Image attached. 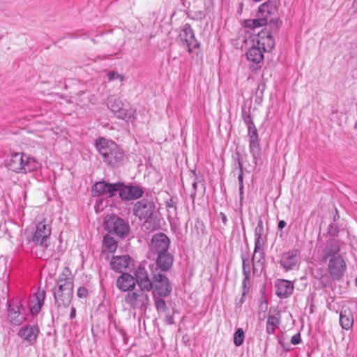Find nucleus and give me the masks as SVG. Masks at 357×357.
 Returning a JSON list of instances; mask_svg holds the SVG:
<instances>
[{"label": "nucleus", "mask_w": 357, "mask_h": 357, "mask_svg": "<svg viewBox=\"0 0 357 357\" xmlns=\"http://www.w3.org/2000/svg\"><path fill=\"white\" fill-rule=\"evenodd\" d=\"M342 243L337 240H331L324 250L323 261H328V272L334 280H340L347 270L344 256L340 253Z\"/></svg>", "instance_id": "1"}, {"label": "nucleus", "mask_w": 357, "mask_h": 357, "mask_svg": "<svg viewBox=\"0 0 357 357\" xmlns=\"http://www.w3.org/2000/svg\"><path fill=\"white\" fill-rule=\"evenodd\" d=\"M69 270L66 268L60 275L57 287L54 292V296L58 307L68 306L73 298V282L72 278L67 274Z\"/></svg>", "instance_id": "2"}, {"label": "nucleus", "mask_w": 357, "mask_h": 357, "mask_svg": "<svg viewBox=\"0 0 357 357\" xmlns=\"http://www.w3.org/2000/svg\"><path fill=\"white\" fill-rule=\"evenodd\" d=\"M98 152L102 155L104 161L111 166H117L123 160V153L119 149L116 144L105 138H99L96 142Z\"/></svg>", "instance_id": "3"}, {"label": "nucleus", "mask_w": 357, "mask_h": 357, "mask_svg": "<svg viewBox=\"0 0 357 357\" xmlns=\"http://www.w3.org/2000/svg\"><path fill=\"white\" fill-rule=\"evenodd\" d=\"M7 166L15 173L26 174L37 170L40 164L34 158L24 153H15L12 154Z\"/></svg>", "instance_id": "4"}, {"label": "nucleus", "mask_w": 357, "mask_h": 357, "mask_svg": "<svg viewBox=\"0 0 357 357\" xmlns=\"http://www.w3.org/2000/svg\"><path fill=\"white\" fill-rule=\"evenodd\" d=\"M150 288L137 286L125 295L124 302L132 310L145 311L150 303Z\"/></svg>", "instance_id": "5"}, {"label": "nucleus", "mask_w": 357, "mask_h": 357, "mask_svg": "<svg viewBox=\"0 0 357 357\" xmlns=\"http://www.w3.org/2000/svg\"><path fill=\"white\" fill-rule=\"evenodd\" d=\"M153 296H168L172 290V284L167 277L160 272L154 273L151 281Z\"/></svg>", "instance_id": "6"}, {"label": "nucleus", "mask_w": 357, "mask_h": 357, "mask_svg": "<svg viewBox=\"0 0 357 357\" xmlns=\"http://www.w3.org/2000/svg\"><path fill=\"white\" fill-rule=\"evenodd\" d=\"M32 241L45 248L47 247V240L51 234V227L45 219L38 220L33 227Z\"/></svg>", "instance_id": "7"}, {"label": "nucleus", "mask_w": 357, "mask_h": 357, "mask_svg": "<svg viewBox=\"0 0 357 357\" xmlns=\"http://www.w3.org/2000/svg\"><path fill=\"white\" fill-rule=\"evenodd\" d=\"M301 262V252L293 248L282 254L280 264L285 271L294 270L298 267Z\"/></svg>", "instance_id": "8"}, {"label": "nucleus", "mask_w": 357, "mask_h": 357, "mask_svg": "<svg viewBox=\"0 0 357 357\" xmlns=\"http://www.w3.org/2000/svg\"><path fill=\"white\" fill-rule=\"evenodd\" d=\"M170 241L168 236L163 233H158L153 236L149 250L151 255H158L168 251Z\"/></svg>", "instance_id": "9"}, {"label": "nucleus", "mask_w": 357, "mask_h": 357, "mask_svg": "<svg viewBox=\"0 0 357 357\" xmlns=\"http://www.w3.org/2000/svg\"><path fill=\"white\" fill-rule=\"evenodd\" d=\"M180 41L188 48L189 53L194 49L199 47V43L195 37L194 32L190 24H185L181 29L178 35Z\"/></svg>", "instance_id": "10"}, {"label": "nucleus", "mask_w": 357, "mask_h": 357, "mask_svg": "<svg viewBox=\"0 0 357 357\" xmlns=\"http://www.w3.org/2000/svg\"><path fill=\"white\" fill-rule=\"evenodd\" d=\"M154 209V203L145 199L137 202L133 208L134 214L141 220L150 218Z\"/></svg>", "instance_id": "11"}, {"label": "nucleus", "mask_w": 357, "mask_h": 357, "mask_svg": "<svg viewBox=\"0 0 357 357\" xmlns=\"http://www.w3.org/2000/svg\"><path fill=\"white\" fill-rule=\"evenodd\" d=\"M252 43L266 52H271L275 46L274 38L271 33L266 30H262L255 36L253 38Z\"/></svg>", "instance_id": "12"}, {"label": "nucleus", "mask_w": 357, "mask_h": 357, "mask_svg": "<svg viewBox=\"0 0 357 357\" xmlns=\"http://www.w3.org/2000/svg\"><path fill=\"white\" fill-rule=\"evenodd\" d=\"M120 183H109L105 181L96 182L92 188L93 196L107 195L114 196L119 188Z\"/></svg>", "instance_id": "13"}, {"label": "nucleus", "mask_w": 357, "mask_h": 357, "mask_svg": "<svg viewBox=\"0 0 357 357\" xmlns=\"http://www.w3.org/2000/svg\"><path fill=\"white\" fill-rule=\"evenodd\" d=\"M119 195L122 199L132 200L141 197L144 193L143 190L137 185H124L120 183L118 189Z\"/></svg>", "instance_id": "14"}, {"label": "nucleus", "mask_w": 357, "mask_h": 357, "mask_svg": "<svg viewBox=\"0 0 357 357\" xmlns=\"http://www.w3.org/2000/svg\"><path fill=\"white\" fill-rule=\"evenodd\" d=\"M45 298V291L38 289L31 295L29 300V307L32 315H36L40 311Z\"/></svg>", "instance_id": "15"}, {"label": "nucleus", "mask_w": 357, "mask_h": 357, "mask_svg": "<svg viewBox=\"0 0 357 357\" xmlns=\"http://www.w3.org/2000/svg\"><path fill=\"white\" fill-rule=\"evenodd\" d=\"M107 227L110 232H113L121 237L125 236L129 231L128 225L119 218H112L107 222Z\"/></svg>", "instance_id": "16"}, {"label": "nucleus", "mask_w": 357, "mask_h": 357, "mask_svg": "<svg viewBox=\"0 0 357 357\" xmlns=\"http://www.w3.org/2000/svg\"><path fill=\"white\" fill-rule=\"evenodd\" d=\"M39 328L37 325H26L18 331V335L30 344H33L39 333Z\"/></svg>", "instance_id": "17"}, {"label": "nucleus", "mask_w": 357, "mask_h": 357, "mask_svg": "<svg viewBox=\"0 0 357 357\" xmlns=\"http://www.w3.org/2000/svg\"><path fill=\"white\" fill-rule=\"evenodd\" d=\"M116 285L119 290L125 292H128L137 286L135 278L128 273H123L117 278Z\"/></svg>", "instance_id": "18"}, {"label": "nucleus", "mask_w": 357, "mask_h": 357, "mask_svg": "<svg viewBox=\"0 0 357 357\" xmlns=\"http://www.w3.org/2000/svg\"><path fill=\"white\" fill-rule=\"evenodd\" d=\"M130 262V257L126 255L121 256H113L110 260V268L118 273H122L127 270Z\"/></svg>", "instance_id": "19"}, {"label": "nucleus", "mask_w": 357, "mask_h": 357, "mask_svg": "<svg viewBox=\"0 0 357 357\" xmlns=\"http://www.w3.org/2000/svg\"><path fill=\"white\" fill-rule=\"evenodd\" d=\"M294 287L291 281L280 279L275 282L276 294L280 298L289 297L294 291Z\"/></svg>", "instance_id": "20"}, {"label": "nucleus", "mask_w": 357, "mask_h": 357, "mask_svg": "<svg viewBox=\"0 0 357 357\" xmlns=\"http://www.w3.org/2000/svg\"><path fill=\"white\" fill-rule=\"evenodd\" d=\"M277 11V6L274 1H268L258 8L256 16L264 19L268 23V19L271 15H274Z\"/></svg>", "instance_id": "21"}, {"label": "nucleus", "mask_w": 357, "mask_h": 357, "mask_svg": "<svg viewBox=\"0 0 357 357\" xmlns=\"http://www.w3.org/2000/svg\"><path fill=\"white\" fill-rule=\"evenodd\" d=\"M340 324L341 327L348 331L351 329L354 324V315L350 308L344 307L340 313Z\"/></svg>", "instance_id": "22"}, {"label": "nucleus", "mask_w": 357, "mask_h": 357, "mask_svg": "<svg viewBox=\"0 0 357 357\" xmlns=\"http://www.w3.org/2000/svg\"><path fill=\"white\" fill-rule=\"evenodd\" d=\"M135 280L137 281V284L138 286H142L144 287L151 288V280L149 278V273L147 271L141 266H138L134 273Z\"/></svg>", "instance_id": "23"}, {"label": "nucleus", "mask_w": 357, "mask_h": 357, "mask_svg": "<svg viewBox=\"0 0 357 357\" xmlns=\"http://www.w3.org/2000/svg\"><path fill=\"white\" fill-rule=\"evenodd\" d=\"M24 310L22 305L10 308L8 316L10 322L15 325L21 324L26 319Z\"/></svg>", "instance_id": "24"}, {"label": "nucleus", "mask_w": 357, "mask_h": 357, "mask_svg": "<svg viewBox=\"0 0 357 357\" xmlns=\"http://www.w3.org/2000/svg\"><path fill=\"white\" fill-rule=\"evenodd\" d=\"M264 52H266L264 50L252 43L251 47L246 52V57L249 61L257 64L263 61Z\"/></svg>", "instance_id": "25"}, {"label": "nucleus", "mask_w": 357, "mask_h": 357, "mask_svg": "<svg viewBox=\"0 0 357 357\" xmlns=\"http://www.w3.org/2000/svg\"><path fill=\"white\" fill-rule=\"evenodd\" d=\"M264 260V245L260 246V248H257L256 244H255V250L252 256L253 263V272L255 273L258 269L261 270L263 267Z\"/></svg>", "instance_id": "26"}, {"label": "nucleus", "mask_w": 357, "mask_h": 357, "mask_svg": "<svg viewBox=\"0 0 357 357\" xmlns=\"http://www.w3.org/2000/svg\"><path fill=\"white\" fill-rule=\"evenodd\" d=\"M156 264L162 271H166L172 265L173 259L168 251L156 255Z\"/></svg>", "instance_id": "27"}, {"label": "nucleus", "mask_w": 357, "mask_h": 357, "mask_svg": "<svg viewBox=\"0 0 357 357\" xmlns=\"http://www.w3.org/2000/svg\"><path fill=\"white\" fill-rule=\"evenodd\" d=\"M280 322V314L279 312L275 314L268 315L266 322V331L269 335L273 334L279 327Z\"/></svg>", "instance_id": "28"}, {"label": "nucleus", "mask_w": 357, "mask_h": 357, "mask_svg": "<svg viewBox=\"0 0 357 357\" xmlns=\"http://www.w3.org/2000/svg\"><path fill=\"white\" fill-rule=\"evenodd\" d=\"M135 109L129 107V108H123L122 107L120 108V109L118 111V112L116 114V116L119 119H121L122 120H124L127 122H134L135 120Z\"/></svg>", "instance_id": "29"}, {"label": "nucleus", "mask_w": 357, "mask_h": 357, "mask_svg": "<svg viewBox=\"0 0 357 357\" xmlns=\"http://www.w3.org/2000/svg\"><path fill=\"white\" fill-rule=\"evenodd\" d=\"M117 248V243L113 237L105 235L103 238L102 251L113 253Z\"/></svg>", "instance_id": "30"}, {"label": "nucleus", "mask_w": 357, "mask_h": 357, "mask_svg": "<svg viewBox=\"0 0 357 357\" xmlns=\"http://www.w3.org/2000/svg\"><path fill=\"white\" fill-rule=\"evenodd\" d=\"M264 231L263 222L261 220H259L255 230V244H256L257 248L258 249H259L260 246L264 243L262 238Z\"/></svg>", "instance_id": "31"}, {"label": "nucleus", "mask_w": 357, "mask_h": 357, "mask_svg": "<svg viewBox=\"0 0 357 357\" xmlns=\"http://www.w3.org/2000/svg\"><path fill=\"white\" fill-rule=\"evenodd\" d=\"M107 105L112 112L116 114L123 106V103L119 98L115 96H110L108 97Z\"/></svg>", "instance_id": "32"}, {"label": "nucleus", "mask_w": 357, "mask_h": 357, "mask_svg": "<svg viewBox=\"0 0 357 357\" xmlns=\"http://www.w3.org/2000/svg\"><path fill=\"white\" fill-rule=\"evenodd\" d=\"M244 24L245 27L254 29L266 25L267 24L266 21H265L264 19L260 18L258 16H256L255 19L245 20L244 22Z\"/></svg>", "instance_id": "33"}, {"label": "nucleus", "mask_w": 357, "mask_h": 357, "mask_svg": "<svg viewBox=\"0 0 357 357\" xmlns=\"http://www.w3.org/2000/svg\"><path fill=\"white\" fill-rule=\"evenodd\" d=\"M250 152L251 153L255 160H257V158L260 155V147L259 140H250L249 144Z\"/></svg>", "instance_id": "34"}, {"label": "nucleus", "mask_w": 357, "mask_h": 357, "mask_svg": "<svg viewBox=\"0 0 357 357\" xmlns=\"http://www.w3.org/2000/svg\"><path fill=\"white\" fill-rule=\"evenodd\" d=\"M165 296H153L155 308L158 312H165L167 310L166 302L163 299Z\"/></svg>", "instance_id": "35"}, {"label": "nucleus", "mask_w": 357, "mask_h": 357, "mask_svg": "<svg viewBox=\"0 0 357 357\" xmlns=\"http://www.w3.org/2000/svg\"><path fill=\"white\" fill-rule=\"evenodd\" d=\"M245 339L244 331L242 328H238L234 335V344L236 347L243 344Z\"/></svg>", "instance_id": "36"}, {"label": "nucleus", "mask_w": 357, "mask_h": 357, "mask_svg": "<svg viewBox=\"0 0 357 357\" xmlns=\"http://www.w3.org/2000/svg\"><path fill=\"white\" fill-rule=\"evenodd\" d=\"M241 259L243 261V274L248 275L250 274V262L249 259V255L248 253L241 255Z\"/></svg>", "instance_id": "37"}, {"label": "nucleus", "mask_w": 357, "mask_h": 357, "mask_svg": "<svg viewBox=\"0 0 357 357\" xmlns=\"http://www.w3.org/2000/svg\"><path fill=\"white\" fill-rule=\"evenodd\" d=\"M166 207L167 208L168 217L176 215V207L172 199H169L166 202Z\"/></svg>", "instance_id": "38"}, {"label": "nucleus", "mask_w": 357, "mask_h": 357, "mask_svg": "<svg viewBox=\"0 0 357 357\" xmlns=\"http://www.w3.org/2000/svg\"><path fill=\"white\" fill-rule=\"evenodd\" d=\"M108 80L109 82L119 79L120 82L124 80V76L122 74H119L118 72L112 70L107 73Z\"/></svg>", "instance_id": "39"}, {"label": "nucleus", "mask_w": 357, "mask_h": 357, "mask_svg": "<svg viewBox=\"0 0 357 357\" xmlns=\"http://www.w3.org/2000/svg\"><path fill=\"white\" fill-rule=\"evenodd\" d=\"M242 117L247 127L255 125L250 113L244 109L242 111Z\"/></svg>", "instance_id": "40"}, {"label": "nucleus", "mask_w": 357, "mask_h": 357, "mask_svg": "<svg viewBox=\"0 0 357 357\" xmlns=\"http://www.w3.org/2000/svg\"><path fill=\"white\" fill-rule=\"evenodd\" d=\"M282 22L278 17H273L269 20V27L272 31L277 30L281 25Z\"/></svg>", "instance_id": "41"}, {"label": "nucleus", "mask_w": 357, "mask_h": 357, "mask_svg": "<svg viewBox=\"0 0 357 357\" xmlns=\"http://www.w3.org/2000/svg\"><path fill=\"white\" fill-rule=\"evenodd\" d=\"M248 130V135L250 140L258 139L257 130L255 125L247 127Z\"/></svg>", "instance_id": "42"}, {"label": "nucleus", "mask_w": 357, "mask_h": 357, "mask_svg": "<svg viewBox=\"0 0 357 357\" xmlns=\"http://www.w3.org/2000/svg\"><path fill=\"white\" fill-rule=\"evenodd\" d=\"M191 15L193 18L196 19L197 20H202L204 19L206 16V12L204 10H200L198 11H190Z\"/></svg>", "instance_id": "43"}, {"label": "nucleus", "mask_w": 357, "mask_h": 357, "mask_svg": "<svg viewBox=\"0 0 357 357\" xmlns=\"http://www.w3.org/2000/svg\"><path fill=\"white\" fill-rule=\"evenodd\" d=\"M243 275H244V279L243 280V286L244 287V291L243 293V295L244 296L246 293L245 289L249 288L248 286L250 285V274Z\"/></svg>", "instance_id": "44"}, {"label": "nucleus", "mask_w": 357, "mask_h": 357, "mask_svg": "<svg viewBox=\"0 0 357 357\" xmlns=\"http://www.w3.org/2000/svg\"><path fill=\"white\" fill-rule=\"evenodd\" d=\"M238 167H239V169H240V174L238 175V182H239V185H243V165H242V163L241 162L240 160H238Z\"/></svg>", "instance_id": "45"}, {"label": "nucleus", "mask_w": 357, "mask_h": 357, "mask_svg": "<svg viewBox=\"0 0 357 357\" xmlns=\"http://www.w3.org/2000/svg\"><path fill=\"white\" fill-rule=\"evenodd\" d=\"M301 341L300 333H296L292 336L291 339V343L294 345H296L299 344Z\"/></svg>", "instance_id": "46"}, {"label": "nucleus", "mask_w": 357, "mask_h": 357, "mask_svg": "<svg viewBox=\"0 0 357 357\" xmlns=\"http://www.w3.org/2000/svg\"><path fill=\"white\" fill-rule=\"evenodd\" d=\"M77 294L79 298H85L87 295V290L84 287H79L77 290Z\"/></svg>", "instance_id": "47"}, {"label": "nucleus", "mask_w": 357, "mask_h": 357, "mask_svg": "<svg viewBox=\"0 0 357 357\" xmlns=\"http://www.w3.org/2000/svg\"><path fill=\"white\" fill-rule=\"evenodd\" d=\"M165 321L167 324H172L174 323V317L171 314H166Z\"/></svg>", "instance_id": "48"}, {"label": "nucleus", "mask_w": 357, "mask_h": 357, "mask_svg": "<svg viewBox=\"0 0 357 357\" xmlns=\"http://www.w3.org/2000/svg\"><path fill=\"white\" fill-rule=\"evenodd\" d=\"M197 188V183L196 181H194L192 183L193 191L191 192V195H190L192 198H195V197L196 196Z\"/></svg>", "instance_id": "49"}, {"label": "nucleus", "mask_w": 357, "mask_h": 357, "mask_svg": "<svg viewBox=\"0 0 357 357\" xmlns=\"http://www.w3.org/2000/svg\"><path fill=\"white\" fill-rule=\"evenodd\" d=\"M220 215L221 220H222V223L224 225H226L227 222V215L224 213H222V212L220 213Z\"/></svg>", "instance_id": "50"}, {"label": "nucleus", "mask_w": 357, "mask_h": 357, "mask_svg": "<svg viewBox=\"0 0 357 357\" xmlns=\"http://www.w3.org/2000/svg\"><path fill=\"white\" fill-rule=\"evenodd\" d=\"M286 226L284 220H280L278 222V229L282 230Z\"/></svg>", "instance_id": "51"}, {"label": "nucleus", "mask_w": 357, "mask_h": 357, "mask_svg": "<svg viewBox=\"0 0 357 357\" xmlns=\"http://www.w3.org/2000/svg\"><path fill=\"white\" fill-rule=\"evenodd\" d=\"M75 307H72L71 308V312H70V319H73L75 317Z\"/></svg>", "instance_id": "52"}, {"label": "nucleus", "mask_w": 357, "mask_h": 357, "mask_svg": "<svg viewBox=\"0 0 357 357\" xmlns=\"http://www.w3.org/2000/svg\"><path fill=\"white\" fill-rule=\"evenodd\" d=\"M353 8H354V11L357 13V0H354V3H353Z\"/></svg>", "instance_id": "53"}, {"label": "nucleus", "mask_w": 357, "mask_h": 357, "mask_svg": "<svg viewBox=\"0 0 357 357\" xmlns=\"http://www.w3.org/2000/svg\"><path fill=\"white\" fill-rule=\"evenodd\" d=\"M239 193L241 198H242V195L243 194V185H239Z\"/></svg>", "instance_id": "54"}]
</instances>
